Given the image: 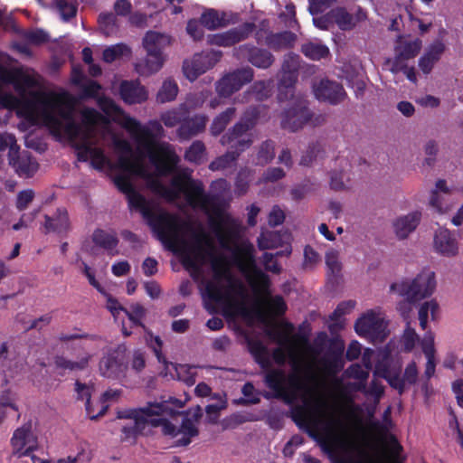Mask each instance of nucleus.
Returning a JSON list of instances; mask_svg holds the SVG:
<instances>
[{
	"label": "nucleus",
	"mask_w": 463,
	"mask_h": 463,
	"mask_svg": "<svg viewBox=\"0 0 463 463\" xmlns=\"http://www.w3.org/2000/svg\"><path fill=\"white\" fill-rule=\"evenodd\" d=\"M124 127L136 142L137 153L128 141H115L118 153L116 165L123 172L115 177V184L127 195L129 206L141 213L160 241L169 250L181 253L184 266L199 283L204 298L222 307H239L245 288L232 276L226 258L214 254V245L208 234L203 230L193 232V241H187L188 223L175 215L157 212L152 203L135 190L130 175L144 178L154 193L169 202H175L184 194L188 205L212 219L219 243L225 250H231L240 233L238 221L223 213L218 197L206 194L203 183L187 173L174 175L170 187L161 183L160 177L175 170L179 157L169 143L157 140L164 136L158 121L143 126L126 117Z\"/></svg>",
	"instance_id": "obj_1"
},
{
	"label": "nucleus",
	"mask_w": 463,
	"mask_h": 463,
	"mask_svg": "<svg viewBox=\"0 0 463 463\" xmlns=\"http://www.w3.org/2000/svg\"><path fill=\"white\" fill-rule=\"evenodd\" d=\"M267 385L290 400L302 396L305 409L303 420L322 440L331 453L346 449L350 445V430L339 411L325 397L311 395V390L296 365V372L286 378L281 370H269L265 375Z\"/></svg>",
	"instance_id": "obj_2"
},
{
	"label": "nucleus",
	"mask_w": 463,
	"mask_h": 463,
	"mask_svg": "<svg viewBox=\"0 0 463 463\" xmlns=\"http://www.w3.org/2000/svg\"><path fill=\"white\" fill-rule=\"evenodd\" d=\"M170 404H175L177 408L183 406L182 402L177 399L170 398L163 402H154L150 404L146 411L155 412L160 417L153 420V424L162 425V431L165 435L178 437L176 440L180 446H186L191 442V438L198 435L196 422L203 415V410L200 406H196L193 415V419L187 418L181 412L173 409Z\"/></svg>",
	"instance_id": "obj_3"
},
{
	"label": "nucleus",
	"mask_w": 463,
	"mask_h": 463,
	"mask_svg": "<svg viewBox=\"0 0 463 463\" xmlns=\"http://www.w3.org/2000/svg\"><path fill=\"white\" fill-rule=\"evenodd\" d=\"M235 260L254 293L267 298L269 295V278L258 266L251 244H243L236 250Z\"/></svg>",
	"instance_id": "obj_4"
},
{
	"label": "nucleus",
	"mask_w": 463,
	"mask_h": 463,
	"mask_svg": "<svg viewBox=\"0 0 463 463\" xmlns=\"http://www.w3.org/2000/svg\"><path fill=\"white\" fill-rule=\"evenodd\" d=\"M293 330L292 324L282 323L279 326L267 331L268 336L279 345L272 352V358L279 365L285 364L288 355H291L295 360L298 347L307 344L306 336L293 335Z\"/></svg>",
	"instance_id": "obj_5"
},
{
	"label": "nucleus",
	"mask_w": 463,
	"mask_h": 463,
	"mask_svg": "<svg viewBox=\"0 0 463 463\" xmlns=\"http://www.w3.org/2000/svg\"><path fill=\"white\" fill-rule=\"evenodd\" d=\"M436 288L435 275L424 270L413 279H406L391 286V290L410 301H419L430 296Z\"/></svg>",
	"instance_id": "obj_6"
},
{
	"label": "nucleus",
	"mask_w": 463,
	"mask_h": 463,
	"mask_svg": "<svg viewBox=\"0 0 463 463\" xmlns=\"http://www.w3.org/2000/svg\"><path fill=\"white\" fill-rule=\"evenodd\" d=\"M324 122L325 117L314 115L307 108L306 101L301 99L282 113L280 124L282 128L296 132L308 123L319 126Z\"/></svg>",
	"instance_id": "obj_7"
},
{
	"label": "nucleus",
	"mask_w": 463,
	"mask_h": 463,
	"mask_svg": "<svg viewBox=\"0 0 463 463\" xmlns=\"http://www.w3.org/2000/svg\"><path fill=\"white\" fill-rule=\"evenodd\" d=\"M152 403L150 402L139 410L118 412V418H128L130 420L128 424L122 427L123 439H134L137 434L144 431L146 424L162 428V425H155L152 422L153 420L158 419L160 416L155 412L146 411L147 407Z\"/></svg>",
	"instance_id": "obj_8"
},
{
	"label": "nucleus",
	"mask_w": 463,
	"mask_h": 463,
	"mask_svg": "<svg viewBox=\"0 0 463 463\" xmlns=\"http://www.w3.org/2000/svg\"><path fill=\"white\" fill-rule=\"evenodd\" d=\"M386 322L379 315L370 311L361 317L355 323L356 333L371 342L382 343L387 336Z\"/></svg>",
	"instance_id": "obj_9"
},
{
	"label": "nucleus",
	"mask_w": 463,
	"mask_h": 463,
	"mask_svg": "<svg viewBox=\"0 0 463 463\" xmlns=\"http://www.w3.org/2000/svg\"><path fill=\"white\" fill-rule=\"evenodd\" d=\"M254 77V71L250 67L237 69L223 76L216 84L217 93L223 98L232 96L240 90L243 85L250 82Z\"/></svg>",
	"instance_id": "obj_10"
},
{
	"label": "nucleus",
	"mask_w": 463,
	"mask_h": 463,
	"mask_svg": "<svg viewBox=\"0 0 463 463\" xmlns=\"http://www.w3.org/2000/svg\"><path fill=\"white\" fill-rule=\"evenodd\" d=\"M162 341L156 336L155 338V345L153 350L159 362L165 364V369L162 372L165 376L170 375L172 379H177L185 383L187 385H193L195 383V368L187 364H175L165 361L161 353Z\"/></svg>",
	"instance_id": "obj_11"
},
{
	"label": "nucleus",
	"mask_w": 463,
	"mask_h": 463,
	"mask_svg": "<svg viewBox=\"0 0 463 463\" xmlns=\"http://www.w3.org/2000/svg\"><path fill=\"white\" fill-rule=\"evenodd\" d=\"M312 89L315 97L318 100L332 105L339 104L346 98V92L343 86L339 82L327 78L316 80L313 82Z\"/></svg>",
	"instance_id": "obj_12"
},
{
	"label": "nucleus",
	"mask_w": 463,
	"mask_h": 463,
	"mask_svg": "<svg viewBox=\"0 0 463 463\" xmlns=\"http://www.w3.org/2000/svg\"><path fill=\"white\" fill-rule=\"evenodd\" d=\"M218 61L219 55L215 52L195 53L184 61V74L190 81H194L200 75L212 69Z\"/></svg>",
	"instance_id": "obj_13"
},
{
	"label": "nucleus",
	"mask_w": 463,
	"mask_h": 463,
	"mask_svg": "<svg viewBox=\"0 0 463 463\" xmlns=\"http://www.w3.org/2000/svg\"><path fill=\"white\" fill-rule=\"evenodd\" d=\"M14 452L17 455H28L37 449L38 441L36 436L32 432V425L26 423L18 428L11 439Z\"/></svg>",
	"instance_id": "obj_14"
},
{
	"label": "nucleus",
	"mask_w": 463,
	"mask_h": 463,
	"mask_svg": "<svg viewBox=\"0 0 463 463\" xmlns=\"http://www.w3.org/2000/svg\"><path fill=\"white\" fill-rule=\"evenodd\" d=\"M255 28V24L244 23L241 26L213 35L210 42L214 45L229 47L247 39Z\"/></svg>",
	"instance_id": "obj_15"
},
{
	"label": "nucleus",
	"mask_w": 463,
	"mask_h": 463,
	"mask_svg": "<svg viewBox=\"0 0 463 463\" xmlns=\"http://www.w3.org/2000/svg\"><path fill=\"white\" fill-rule=\"evenodd\" d=\"M421 220V213L414 211L396 217L392 222V232L400 240L407 239L418 227Z\"/></svg>",
	"instance_id": "obj_16"
},
{
	"label": "nucleus",
	"mask_w": 463,
	"mask_h": 463,
	"mask_svg": "<svg viewBox=\"0 0 463 463\" xmlns=\"http://www.w3.org/2000/svg\"><path fill=\"white\" fill-rule=\"evenodd\" d=\"M236 52L238 58H245L253 66L260 69H268L274 61V57L269 52L252 45H241Z\"/></svg>",
	"instance_id": "obj_17"
},
{
	"label": "nucleus",
	"mask_w": 463,
	"mask_h": 463,
	"mask_svg": "<svg viewBox=\"0 0 463 463\" xmlns=\"http://www.w3.org/2000/svg\"><path fill=\"white\" fill-rule=\"evenodd\" d=\"M259 109L255 107L249 108L243 114L241 120L233 126L225 135L221 138L222 144H227L237 138L239 136L245 134L252 128L259 118Z\"/></svg>",
	"instance_id": "obj_18"
},
{
	"label": "nucleus",
	"mask_w": 463,
	"mask_h": 463,
	"mask_svg": "<svg viewBox=\"0 0 463 463\" xmlns=\"http://www.w3.org/2000/svg\"><path fill=\"white\" fill-rule=\"evenodd\" d=\"M328 15L341 30H351L358 23L367 19L366 13L361 7H358L354 14L348 13L345 8H335L331 10Z\"/></svg>",
	"instance_id": "obj_19"
},
{
	"label": "nucleus",
	"mask_w": 463,
	"mask_h": 463,
	"mask_svg": "<svg viewBox=\"0 0 463 463\" xmlns=\"http://www.w3.org/2000/svg\"><path fill=\"white\" fill-rule=\"evenodd\" d=\"M238 20L237 14L215 9H206L200 17V24L208 30H215L231 24H235Z\"/></svg>",
	"instance_id": "obj_20"
},
{
	"label": "nucleus",
	"mask_w": 463,
	"mask_h": 463,
	"mask_svg": "<svg viewBox=\"0 0 463 463\" xmlns=\"http://www.w3.org/2000/svg\"><path fill=\"white\" fill-rule=\"evenodd\" d=\"M99 372L104 377L121 379L128 377V366L118 356L109 354L100 360Z\"/></svg>",
	"instance_id": "obj_21"
},
{
	"label": "nucleus",
	"mask_w": 463,
	"mask_h": 463,
	"mask_svg": "<svg viewBox=\"0 0 463 463\" xmlns=\"http://www.w3.org/2000/svg\"><path fill=\"white\" fill-rule=\"evenodd\" d=\"M119 94L128 104H139L146 101L148 93L137 80H123L119 86Z\"/></svg>",
	"instance_id": "obj_22"
},
{
	"label": "nucleus",
	"mask_w": 463,
	"mask_h": 463,
	"mask_svg": "<svg viewBox=\"0 0 463 463\" xmlns=\"http://www.w3.org/2000/svg\"><path fill=\"white\" fill-rule=\"evenodd\" d=\"M433 247L436 252L447 257L456 256L458 250L454 235L450 231L442 228L435 232Z\"/></svg>",
	"instance_id": "obj_23"
},
{
	"label": "nucleus",
	"mask_w": 463,
	"mask_h": 463,
	"mask_svg": "<svg viewBox=\"0 0 463 463\" xmlns=\"http://www.w3.org/2000/svg\"><path fill=\"white\" fill-rule=\"evenodd\" d=\"M174 38L166 33L157 31H148L142 40L146 52L164 53L163 50L172 45Z\"/></svg>",
	"instance_id": "obj_24"
},
{
	"label": "nucleus",
	"mask_w": 463,
	"mask_h": 463,
	"mask_svg": "<svg viewBox=\"0 0 463 463\" xmlns=\"http://www.w3.org/2000/svg\"><path fill=\"white\" fill-rule=\"evenodd\" d=\"M9 165L20 176L30 177L38 169V164L33 159L28 152H16L8 158Z\"/></svg>",
	"instance_id": "obj_25"
},
{
	"label": "nucleus",
	"mask_w": 463,
	"mask_h": 463,
	"mask_svg": "<svg viewBox=\"0 0 463 463\" xmlns=\"http://www.w3.org/2000/svg\"><path fill=\"white\" fill-rule=\"evenodd\" d=\"M145 59L135 64L137 72L141 76H149L157 72L165 61V55L159 52H146Z\"/></svg>",
	"instance_id": "obj_26"
},
{
	"label": "nucleus",
	"mask_w": 463,
	"mask_h": 463,
	"mask_svg": "<svg viewBox=\"0 0 463 463\" xmlns=\"http://www.w3.org/2000/svg\"><path fill=\"white\" fill-rule=\"evenodd\" d=\"M207 121L208 118L206 116L196 115L191 118L184 120L177 129V134L182 139H189L203 132Z\"/></svg>",
	"instance_id": "obj_27"
},
{
	"label": "nucleus",
	"mask_w": 463,
	"mask_h": 463,
	"mask_svg": "<svg viewBox=\"0 0 463 463\" xmlns=\"http://www.w3.org/2000/svg\"><path fill=\"white\" fill-rule=\"evenodd\" d=\"M44 228L46 232H56L58 234H66L71 229L68 213L65 209H58L54 216H44Z\"/></svg>",
	"instance_id": "obj_28"
},
{
	"label": "nucleus",
	"mask_w": 463,
	"mask_h": 463,
	"mask_svg": "<svg viewBox=\"0 0 463 463\" xmlns=\"http://www.w3.org/2000/svg\"><path fill=\"white\" fill-rule=\"evenodd\" d=\"M91 358V355L88 353L84 354L82 356L79 357L77 360L72 361L62 355L57 356L54 360V364L57 369L61 371H82L87 368L89 362Z\"/></svg>",
	"instance_id": "obj_29"
},
{
	"label": "nucleus",
	"mask_w": 463,
	"mask_h": 463,
	"mask_svg": "<svg viewBox=\"0 0 463 463\" xmlns=\"http://www.w3.org/2000/svg\"><path fill=\"white\" fill-rule=\"evenodd\" d=\"M286 239V234H281L279 232L263 231L258 238V247L262 250L276 249L283 246Z\"/></svg>",
	"instance_id": "obj_30"
},
{
	"label": "nucleus",
	"mask_w": 463,
	"mask_h": 463,
	"mask_svg": "<svg viewBox=\"0 0 463 463\" xmlns=\"http://www.w3.org/2000/svg\"><path fill=\"white\" fill-rule=\"evenodd\" d=\"M296 40L297 35L295 33L291 32H283L269 35L266 39V43L271 49L279 51L292 47L296 43Z\"/></svg>",
	"instance_id": "obj_31"
},
{
	"label": "nucleus",
	"mask_w": 463,
	"mask_h": 463,
	"mask_svg": "<svg viewBox=\"0 0 463 463\" xmlns=\"http://www.w3.org/2000/svg\"><path fill=\"white\" fill-rule=\"evenodd\" d=\"M75 391L77 392L78 399H80V400L86 399V404H85L86 411L91 420H96L99 417L103 416L105 414L109 406L107 404H105L104 402H102V404H101L100 410L99 411L98 415L90 414L91 413V411H90V396H91V392H92V386L85 384V383H81L77 381L75 383Z\"/></svg>",
	"instance_id": "obj_32"
},
{
	"label": "nucleus",
	"mask_w": 463,
	"mask_h": 463,
	"mask_svg": "<svg viewBox=\"0 0 463 463\" xmlns=\"http://www.w3.org/2000/svg\"><path fill=\"white\" fill-rule=\"evenodd\" d=\"M301 52L307 58L313 61L326 58L330 53L329 49L326 45L314 42L304 43L301 46Z\"/></svg>",
	"instance_id": "obj_33"
},
{
	"label": "nucleus",
	"mask_w": 463,
	"mask_h": 463,
	"mask_svg": "<svg viewBox=\"0 0 463 463\" xmlns=\"http://www.w3.org/2000/svg\"><path fill=\"white\" fill-rule=\"evenodd\" d=\"M236 109L234 108H228L225 111L219 114L213 120L210 127V131L213 136L220 135L235 117Z\"/></svg>",
	"instance_id": "obj_34"
},
{
	"label": "nucleus",
	"mask_w": 463,
	"mask_h": 463,
	"mask_svg": "<svg viewBox=\"0 0 463 463\" xmlns=\"http://www.w3.org/2000/svg\"><path fill=\"white\" fill-rule=\"evenodd\" d=\"M178 93L177 83L171 80H165L156 94V101L158 103H166L174 100Z\"/></svg>",
	"instance_id": "obj_35"
},
{
	"label": "nucleus",
	"mask_w": 463,
	"mask_h": 463,
	"mask_svg": "<svg viewBox=\"0 0 463 463\" xmlns=\"http://www.w3.org/2000/svg\"><path fill=\"white\" fill-rule=\"evenodd\" d=\"M272 87V80H258L250 86L245 95L252 94L257 100H264L271 95Z\"/></svg>",
	"instance_id": "obj_36"
},
{
	"label": "nucleus",
	"mask_w": 463,
	"mask_h": 463,
	"mask_svg": "<svg viewBox=\"0 0 463 463\" xmlns=\"http://www.w3.org/2000/svg\"><path fill=\"white\" fill-rule=\"evenodd\" d=\"M92 241L96 245L108 250H113L118 241L114 234L99 229L93 232Z\"/></svg>",
	"instance_id": "obj_37"
},
{
	"label": "nucleus",
	"mask_w": 463,
	"mask_h": 463,
	"mask_svg": "<svg viewBox=\"0 0 463 463\" xmlns=\"http://www.w3.org/2000/svg\"><path fill=\"white\" fill-rule=\"evenodd\" d=\"M420 48L421 41L419 39L401 43L396 48V54L404 60H410L419 53Z\"/></svg>",
	"instance_id": "obj_38"
},
{
	"label": "nucleus",
	"mask_w": 463,
	"mask_h": 463,
	"mask_svg": "<svg viewBox=\"0 0 463 463\" xmlns=\"http://www.w3.org/2000/svg\"><path fill=\"white\" fill-rule=\"evenodd\" d=\"M250 352L256 361L264 369L269 370L271 365V358L268 348L260 342H254L250 345Z\"/></svg>",
	"instance_id": "obj_39"
},
{
	"label": "nucleus",
	"mask_w": 463,
	"mask_h": 463,
	"mask_svg": "<svg viewBox=\"0 0 463 463\" xmlns=\"http://www.w3.org/2000/svg\"><path fill=\"white\" fill-rule=\"evenodd\" d=\"M131 49L125 43H118L106 48L103 52L104 61L110 63L123 56L130 55Z\"/></svg>",
	"instance_id": "obj_40"
},
{
	"label": "nucleus",
	"mask_w": 463,
	"mask_h": 463,
	"mask_svg": "<svg viewBox=\"0 0 463 463\" xmlns=\"http://www.w3.org/2000/svg\"><path fill=\"white\" fill-rule=\"evenodd\" d=\"M240 156V151H228L226 154L222 156L217 157L213 160L209 168L213 171L223 170L231 167L238 159Z\"/></svg>",
	"instance_id": "obj_41"
},
{
	"label": "nucleus",
	"mask_w": 463,
	"mask_h": 463,
	"mask_svg": "<svg viewBox=\"0 0 463 463\" xmlns=\"http://www.w3.org/2000/svg\"><path fill=\"white\" fill-rule=\"evenodd\" d=\"M324 370L330 375H335L340 372L344 367V361L337 354L326 355L320 360Z\"/></svg>",
	"instance_id": "obj_42"
},
{
	"label": "nucleus",
	"mask_w": 463,
	"mask_h": 463,
	"mask_svg": "<svg viewBox=\"0 0 463 463\" xmlns=\"http://www.w3.org/2000/svg\"><path fill=\"white\" fill-rule=\"evenodd\" d=\"M129 368L128 376L139 374L146 367L145 353L141 350H135L129 358Z\"/></svg>",
	"instance_id": "obj_43"
},
{
	"label": "nucleus",
	"mask_w": 463,
	"mask_h": 463,
	"mask_svg": "<svg viewBox=\"0 0 463 463\" xmlns=\"http://www.w3.org/2000/svg\"><path fill=\"white\" fill-rule=\"evenodd\" d=\"M275 156L273 142L264 141L259 147L257 153V165H264L269 163Z\"/></svg>",
	"instance_id": "obj_44"
},
{
	"label": "nucleus",
	"mask_w": 463,
	"mask_h": 463,
	"mask_svg": "<svg viewBox=\"0 0 463 463\" xmlns=\"http://www.w3.org/2000/svg\"><path fill=\"white\" fill-rule=\"evenodd\" d=\"M366 368L364 369L359 364H354L349 366L344 373V375L349 378H354L358 381L366 382L369 377V370L371 369V364H365Z\"/></svg>",
	"instance_id": "obj_45"
},
{
	"label": "nucleus",
	"mask_w": 463,
	"mask_h": 463,
	"mask_svg": "<svg viewBox=\"0 0 463 463\" xmlns=\"http://www.w3.org/2000/svg\"><path fill=\"white\" fill-rule=\"evenodd\" d=\"M437 309L438 304L434 300L426 301L420 307L419 320L422 329H426L427 327L429 314H430L433 318Z\"/></svg>",
	"instance_id": "obj_46"
},
{
	"label": "nucleus",
	"mask_w": 463,
	"mask_h": 463,
	"mask_svg": "<svg viewBox=\"0 0 463 463\" xmlns=\"http://www.w3.org/2000/svg\"><path fill=\"white\" fill-rule=\"evenodd\" d=\"M6 149H8V158H10L20 150V147L14 135L6 132L0 133V152Z\"/></svg>",
	"instance_id": "obj_47"
},
{
	"label": "nucleus",
	"mask_w": 463,
	"mask_h": 463,
	"mask_svg": "<svg viewBox=\"0 0 463 463\" xmlns=\"http://www.w3.org/2000/svg\"><path fill=\"white\" fill-rule=\"evenodd\" d=\"M204 145L201 141H194L185 152V159L194 163H200L204 156Z\"/></svg>",
	"instance_id": "obj_48"
},
{
	"label": "nucleus",
	"mask_w": 463,
	"mask_h": 463,
	"mask_svg": "<svg viewBox=\"0 0 463 463\" xmlns=\"http://www.w3.org/2000/svg\"><path fill=\"white\" fill-rule=\"evenodd\" d=\"M184 114V109L180 108L179 109H173L163 113L160 118L165 127L173 128L181 122Z\"/></svg>",
	"instance_id": "obj_49"
},
{
	"label": "nucleus",
	"mask_w": 463,
	"mask_h": 463,
	"mask_svg": "<svg viewBox=\"0 0 463 463\" xmlns=\"http://www.w3.org/2000/svg\"><path fill=\"white\" fill-rule=\"evenodd\" d=\"M54 5L55 8L63 20H69L70 18L75 16L77 12V7L75 5L69 3L66 0H55Z\"/></svg>",
	"instance_id": "obj_50"
},
{
	"label": "nucleus",
	"mask_w": 463,
	"mask_h": 463,
	"mask_svg": "<svg viewBox=\"0 0 463 463\" xmlns=\"http://www.w3.org/2000/svg\"><path fill=\"white\" fill-rule=\"evenodd\" d=\"M279 19L288 28L297 27L298 21L296 19L295 5L291 3L286 5L285 9L279 13Z\"/></svg>",
	"instance_id": "obj_51"
},
{
	"label": "nucleus",
	"mask_w": 463,
	"mask_h": 463,
	"mask_svg": "<svg viewBox=\"0 0 463 463\" xmlns=\"http://www.w3.org/2000/svg\"><path fill=\"white\" fill-rule=\"evenodd\" d=\"M326 264L332 274H338L342 269L339 261V251L331 249L326 253Z\"/></svg>",
	"instance_id": "obj_52"
},
{
	"label": "nucleus",
	"mask_w": 463,
	"mask_h": 463,
	"mask_svg": "<svg viewBox=\"0 0 463 463\" xmlns=\"http://www.w3.org/2000/svg\"><path fill=\"white\" fill-rule=\"evenodd\" d=\"M214 398H217L218 402L214 404H209L205 408L207 418L213 423L217 421L220 411L226 408V402L224 400L217 395H214Z\"/></svg>",
	"instance_id": "obj_53"
},
{
	"label": "nucleus",
	"mask_w": 463,
	"mask_h": 463,
	"mask_svg": "<svg viewBox=\"0 0 463 463\" xmlns=\"http://www.w3.org/2000/svg\"><path fill=\"white\" fill-rule=\"evenodd\" d=\"M125 314L134 325L143 326L141 319L146 316V309L142 305L138 303L131 305L129 310H125Z\"/></svg>",
	"instance_id": "obj_54"
},
{
	"label": "nucleus",
	"mask_w": 463,
	"mask_h": 463,
	"mask_svg": "<svg viewBox=\"0 0 463 463\" xmlns=\"http://www.w3.org/2000/svg\"><path fill=\"white\" fill-rule=\"evenodd\" d=\"M282 252H277L275 255L271 253H264L262 255V264L267 271L279 274L281 271V267L278 263L276 257L281 256Z\"/></svg>",
	"instance_id": "obj_55"
},
{
	"label": "nucleus",
	"mask_w": 463,
	"mask_h": 463,
	"mask_svg": "<svg viewBox=\"0 0 463 463\" xmlns=\"http://www.w3.org/2000/svg\"><path fill=\"white\" fill-rule=\"evenodd\" d=\"M251 180V171L249 169H242L239 172L236 179V192L239 194H244L248 188L250 181Z\"/></svg>",
	"instance_id": "obj_56"
},
{
	"label": "nucleus",
	"mask_w": 463,
	"mask_h": 463,
	"mask_svg": "<svg viewBox=\"0 0 463 463\" xmlns=\"http://www.w3.org/2000/svg\"><path fill=\"white\" fill-rule=\"evenodd\" d=\"M419 342V335L415 332V330L409 326L404 330L402 338V344L405 351L410 352L411 351L416 344Z\"/></svg>",
	"instance_id": "obj_57"
},
{
	"label": "nucleus",
	"mask_w": 463,
	"mask_h": 463,
	"mask_svg": "<svg viewBox=\"0 0 463 463\" xmlns=\"http://www.w3.org/2000/svg\"><path fill=\"white\" fill-rule=\"evenodd\" d=\"M17 411V407L12 402L2 398L0 401V424L11 414H14L18 419L19 414Z\"/></svg>",
	"instance_id": "obj_58"
},
{
	"label": "nucleus",
	"mask_w": 463,
	"mask_h": 463,
	"mask_svg": "<svg viewBox=\"0 0 463 463\" xmlns=\"http://www.w3.org/2000/svg\"><path fill=\"white\" fill-rule=\"evenodd\" d=\"M267 306L270 312L274 315L279 316L284 314L287 309V306L283 298L279 296L270 298L267 299Z\"/></svg>",
	"instance_id": "obj_59"
},
{
	"label": "nucleus",
	"mask_w": 463,
	"mask_h": 463,
	"mask_svg": "<svg viewBox=\"0 0 463 463\" xmlns=\"http://www.w3.org/2000/svg\"><path fill=\"white\" fill-rule=\"evenodd\" d=\"M430 205L437 212L442 213L449 211V207L444 203V198L437 191H432L430 198Z\"/></svg>",
	"instance_id": "obj_60"
},
{
	"label": "nucleus",
	"mask_w": 463,
	"mask_h": 463,
	"mask_svg": "<svg viewBox=\"0 0 463 463\" xmlns=\"http://www.w3.org/2000/svg\"><path fill=\"white\" fill-rule=\"evenodd\" d=\"M299 57L294 53H288L285 56L282 64V71L297 73L299 68Z\"/></svg>",
	"instance_id": "obj_61"
},
{
	"label": "nucleus",
	"mask_w": 463,
	"mask_h": 463,
	"mask_svg": "<svg viewBox=\"0 0 463 463\" xmlns=\"http://www.w3.org/2000/svg\"><path fill=\"white\" fill-rule=\"evenodd\" d=\"M319 152L317 145L311 144L307 148L306 152L302 155L299 164L304 166L310 165Z\"/></svg>",
	"instance_id": "obj_62"
},
{
	"label": "nucleus",
	"mask_w": 463,
	"mask_h": 463,
	"mask_svg": "<svg viewBox=\"0 0 463 463\" xmlns=\"http://www.w3.org/2000/svg\"><path fill=\"white\" fill-rule=\"evenodd\" d=\"M34 197V193L32 190H24L18 194L16 207L19 211H23L28 207Z\"/></svg>",
	"instance_id": "obj_63"
},
{
	"label": "nucleus",
	"mask_w": 463,
	"mask_h": 463,
	"mask_svg": "<svg viewBox=\"0 0 463 463\" xmlns=\"http://www.w3.org/2000/svg\"><path fill=\"white\" fill-rule=\"evenodd\" d=\"M186 32L195 41L201 40L203 36V31L202 30L199 22L195 19L188 21Z\"/></svg>",
	"instance_id": "obj_64"
}]
</instances>
